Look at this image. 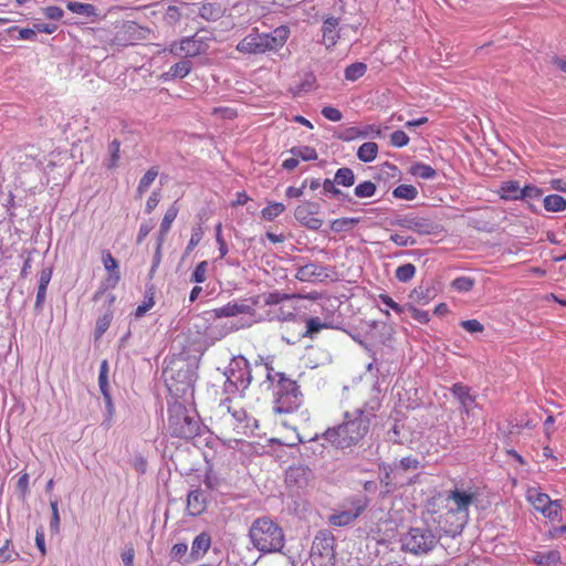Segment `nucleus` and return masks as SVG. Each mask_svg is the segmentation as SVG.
Returning a JSON list of instances; mask_svg holds the SVG:
<instances>
[{
	"mask_svg": "<svg viewBox=\"0 0 566 566\" xmlns=\"http://www.w3.org/2000/svg\"><path fill=\"white\" fill-rule=\"evenodd\" d=\"M11 541L7 539L4 545L0 548V563L14 562L19 557V553L9 549Z\"/></svg>",
	"mask_w": 566,
	"mask_h": 566,
	"instance_id": "nucleus-62",
	"label": "nucleus"
},
{
	"mask_svg": "<svg viewBox=\"0 0 566 566\" xmlns=\"http://www.w3.org/2000/svg\"><path fill=\"white\" fill-rule=\"evenodd\" d=\"M407 311L411 314V317L420 324H427L430 321V315L427 311L419 310L411 303L407 304Z\"/></svg>",
	"mask_w": 566,
	"mask_h": 566,
	"instance_id": "nucleus-59",
	"label": "nucleus"
},
{
	"mask_svg": "<svg viewBox=\"0 0 566 566\" xmlns=\"http://www.w3.org/2000/svg\"><path fill=\"white\" fill-rule=\"evenodd\" d=\"M226 7L217 1H206L199 9V17L206 21H217L223 17Z\"/></svg>",
	"mask_w": 566,
	"mask_h": 566,
	"instance_id": "nucleus-24",
	"label": "nucleus"
},
{
	"mask_svg": "<svg viewBox=\"0 0 566 566\" xmlns=\"http://www.w3.org/2000/svg\"><path fill=\"white\" fill-rule=\"evenodd\" d=\"M418 189L412 185H399L392 190V196L397 199L415 200L418 197Z\"/></svg>",
	"mask_w": 566,
	"mask_h": 566,
	"instance_id": "nucleus-42",
	"label": "nucleus"
},
{
	"mask_svg": "<svg viewBox=\"0 0 566 566\" xmlns=\"http://www.w3.org/2000/svg\"><path fill=\"white\" fill-rule=\"evenodd\" d=\"M119 153H120V142L118 139H113L108 144V157L104 161V166L107 169H115L118 167L119 163Z\"/></svg>",
	"mask_w": 566,
	"mask_h": 566,
	"instance_id": "nucleus-37",
	"label": "nucleus"
},
{
	"mask_svg": "<svg viewBox=\"0 0 566 566\" xmlns=\"http://www.w3.org/2000/svg\"><path fill=\"white\" fill-rule=\"evenodd\" d=\"M460 326L471 334L482 333L484 331L483 324L478 319L461 321Z\"/></svg>",
	"mask_w": 566,
	"mask_h": 566,
	"instance_id": "nucleus-64",
	"label": "nucleus"
},
{
	"mask_svg": "<svg viewBox=\"0 0 566 566\" xmlns=\"http://www.w3.org/2000/svg\"><path fill=\"white\" fill-rule=\"evenodd\" d=\"M333 179L338 187L349 188V187L354 186V184L356 181V176L352 168L342 167L336 170Z\"/></svg>",
	"mask_w": 566,
	"mask_h": 566,
	"instance_id": "nucleus-30",
	"label": "nucleus"
},
{
	"mask_svg": "<svg viewBox=\"0 0 566 566\" xmlns=\"http://www.w3.org/2000/svg\"><path fill=\"white\" fill-rule=\"evenodd\" d=\"M478 434L475 429H468L464 418L461 419L460 426H454L452 436L457 442H465L474 440Z\"/></svg>",
	"mask_w": 566,
	"mask_h": 566,
	"instance_id": "nucleus-39",
	"label": "nucleus"
},
{
	"mask_svg": "<svg viewBox=\"0 0 566 566\" xmlns=\"http://www.w3.org/2000/svg\"><path fill=\"white\" fill-rule=\"evenodd\" d=\"M249 537L262 554L280 552L284 546L283 530L269 517L256 518L249 530Z\"/></svg>",
	"mask_w": 566,
	"mask_h": 566,
	"instance_id": "nucleus-5",
	"label": "nucleus"
},
{
	"mask_svg": "<svg viewBox=\"0 0 566 566\" xmlns=\"http://www.w3.org/2000/svg\"><path fill=\"white\" fill-rule=\"evenodd\" d=\"M543 196V190L534 185H526L522 188V192H520V200H523L528 203L530 208L534 212H538L537 209L532 203L533 201H539Z\"/></svg>",
	"mask_w": 566,
	"mask_h": 566,
	"instance_id": "nucleus-28",
	"label": "nucleus"
},
{
	"mask_svg": "<svg viewBox=\"0 0 566 566\" xmlns=\"http://www.w3.org/2000/svg\"><path fill=\"white\" fill-rule=\"evenodd\" d=\"M66 8L73 13L85 15L87 18L98 17L97 9L91 3L66 1Z\"/></svg>",
	"mask_w": 566,
	"mask_h": 566,
	"instance_id": "nucleus-33",
	"label": "nucleus"
},
{
	"mask_svg": "<svg viewBox=\"0 0 566 566\" xmlns=\"http://www.w3.org/2000/svg\"><path fill=\"white\" fill-rule=\"evenodd\" d=\"M319 209V203L306 200L295 208L294 217L303 227L316 231L323 226V220L316 217Z\"/></svg>",
	"mask_w": 566,
	"mask_h": 566,
	"instance_id": "nucleus-12",
	"label": "nucleus"
},
{
	"mask_svg": "<svg viewBox=\"0 0 566 566\" xmlns=\"http://www.w3.org/2000/svg\"><path fill=\"white\" fill-rule=\"evenodd\" d=\"M13 31L19 32L18 39H20V40H27V41H35L36 40V33H35L34 27L33 28H19L17 25H13L7 30L8 33H11Z\"/></svg>",
	"mask_w": 566,
	"mask_h": 566,
	"instance_id": "nucleus-60",
	"label": "nucleus"
},
{
	"mask_svg": "<svg viewBox=\"0 0 566 566\" xmlns=\"http://www.w3.org/2000/svg\"><path fill=\"white\" fill-rule=\"evenodd\" d=\"M409 172L418 178L430 180L437 177L438 172L434 168H432L430 165H427L421 161L413 163L410 168Z\"/></svg>",
	"mask_w": 566,
	"mask_h": 566,
	"instance_id": "nucleus-31",
	"label": "nucleus"
},
{
	"mask_svg": "<svg viewBox=\"0 0 566 566\" xmlns=\"http://www.w3.org/2000/svg\"><path fill=\"white\" fill-rule=\"evenodd\" d=\"M293 297H295L294 294H287V293H282L280 291H274V292L264 294L263 302L265 305H277V304L282 303L283 301H287Z\"/></svg>",
	"mask_w": 566,
	"mask_h": 566,
	"instance_id": "nucleus-51",
	"label": "nucleus"
},
{
	"mask_svg": "<svg viewBox=\"0 0 566 566\" xmlns=\"http://www.w3.org/2000/svg\"><path fill=\"white\" fill-rule=\"evenodd\" d=\"M178 212H179V207H178V202L175 201L165 212L164 214V218L161 220V223H160V229H159V233H158V238L157 239H163L165 240V237L166 234L169 232L170 228H171V224L172 222L175 221V219L177 218L178 216Z\"/></svg>",
	"mask_w": 566,
	"mask_h": 566,
	"instance_id": "nucleus-26",
	"label": "nucleus"
},
{
	"mask_svg": "<svg viewBox=\"0 0 566 566\" xmlns=\"http://www.w3.org/2000/svg\"><path fill=\"white\" fill-rule=\"evenodd\" d=\"M221 406L226 407L228 411L231 412L237 422L241 423L247 420L248 415L243 408L233 411L231 410V398L229 396L221 401Z\"/></svg>",
	"mask_w": 566,
	"mask_h": 566,
	"instance_id": "nucleus-61",
	"label": "nucleus"
},
{
	"mask_svg": "<svg viewBox=\"0 0 566 566\" xmlns=\"http://www.w3.org/2000/svg\"><path fill=\"white\" fill-rule=\"evenodd\" d=\"M187 509L192 516L200 515L206 510V497L199 488L188 493Z\"/></svg>",
	"mask_w": 566,
	"mask_h": 566,
	"instance_id": "nucleus-25",
	"label": "nucleus"
},
{
	"mask_svg": "<svg viewBox=\"0 0 566 566\" xmlns=\"http://www.w3.org/2000/svg\"><path fill=\"white\" fill-rule=\"evenodd\" d=\"M358 223V218H339L331 222V230L335 233L345 232L352 230Z\"/></svg>",
	"mask_w": 566,
	"mask_h": 566,
	"instance_id": "nucleus-41",
	"label": "nucleus"
},
{
	"mask_svg": "<svg viewBox=\"0 0 566 566\" xmlns=\"http://www.w3.org/2000/svg\"><path fill=\"white\" fill-rule=\"evenodd\" d=\"M319 438H323L322 434H315L311 438L307 444L304 446L302 454L306 457H323L326 446L319 442Z\"/></svg>",
	"mask_w": 566,
	"mask_h": 566,
	"instance_id": "nucleus-34",
	"label": "nucleus"
},
{
	"mask_svg": "<svg viewBox=\"0 0 566 566\" xmlns=\"http://www.w3.org/2000/svg\"><path fill=\"white\" fill-rule=\"evenodd\" d=\"M180 50H184L185 57H195L206 52L207 44L196 35L185 36L181 39Z\"/></svg>",
	"mask_w": 566,
	"mask_h": 566,
	"instance_id": "nucleus-23",
	"label": "nucleus"
},
{
	"mask_svg": "<svg viewBox=\"0 0 566 566\" xmlns=\"http://www.w3.org/2000/svg\"><path fill=\"white\" fill-rule=\"evenodd\" d=\"M203 238V229L201 226L192 228L190 240L186 247L184 258L190 254V252L200 243Z\"/></svg>",
	"mask_w": 566,
	"mask_h": 566,
	"instance_id": "nucleus-52",
	"label": "nucleus"
},
{
	"mask_svg": "<svg viewBox=\"0 0 566 566\" xmlns=\"http://www.w3.org/2000/svg\"><path fill=\"white\" fill-rule=\"evenodd\" d=\"M390 226L411 230L421 235L434 234L438 232L439 224L431 218L416 214H396L389 221Z\"/></svg>",
	"mask_w": 566,
	"mask_h": 566,
	"instance_id": "nucleus-9",
	"label": "nucleus"
},
{
	"mask_svg": "<svg viewBox=\"0 0 566 566\" xmlns=\"http://www.w3.org/2000/svg\"><path fill=\"white\" fill-rule=\"evenodd\" d=\"M416 274V266L412 263H406L396 269L395 276L401 283H407Z\"/></svg>",
	"mask_w": 566,
	"mask_h": 566,
	"instance_id": "nucleus-47",
	"label": "nucleus"
},
{
	"mask_svg": "<svg viewBox=\"0 0 566 566\" xmlns=\"http://www.w3.org/2000/svg\"><path fill=\"white\" fill-rule=\"evenodd\" d=\"M367 72V64L363 62H355L346 66L344 71L345 80L355 82Z\"/></svg>",
	"mask_w": 566,
	"mask_h": 566,
	"instance_id": "nucleus-40",
	"label": "nucleus"
},
{
	"mask_svg": "<svg viewBox=\"0 0 566 566\" xmlns=\"http://www.w3.org/2000/svg\"><path fill=\"white\" fill-rule=\"evenodd\" d=\"M285 206L282 202H273L264 207L261 211V216L266 221H273L276 217L283 213Z\"/></svg>",
	"mask_w": 566,
	"mask_h": 566,
	"instance_id": "nucleus-46",
	"label": "nucleus"
},
{
	"mask_svg": "<svg viewBox=\"0 0 566 566\" xmlns=\"http://www.w3.org/2000/svg\"><path fill=\"white\" fill-rule=\"evenodd\" d=\"M325 266L315 262H311L300 266L296 271L295 277L301 282H312L325 275Z\"/></svg>",
	"mask_w": 566,
	"mask_h": 566,
	"instance_id": "nucleus-21",
	"label": "nucleus"
},
{
	"mask_svg": "<svg viewBox=\"0 0 566 566\" xmlns=\"http://www.w3.org/2000/svg\"><path fill=\"white\" fill-rule=\"evenodd\" d=\"M533 562L538 566H557L560 563L558 551L538 552L533 556Z\"/></svg>",
	"mask_w": 566,
	"mask_h": 566,
	"instance_id": "nucleus-29",
	"label": "nucleus"
},
{
	"mask_svg": "<svg viewBox=\"0 0 566 566\" xmlns=\"http://www.w3.org/2000/svg\"><path fill=\"white\" fill-rule=\"evenodd\" d=\"M197 365L184 359L172 360L164 370L165 384L172 398L179 401L193 397Z\"/></svg>",
	"mask_w": 566,
	"mask_h": 566,
	"instance_id": "nucleus-2",
	"label": "nucleus"
},
{
	"mask_svg": "<svg viewBox=\"0 0 566 566\" xmlns=\"http://www.w3.org/2000/svg\"><path fill=\"white\" fill-rule=\"evenodd\" d=\"M350 509L335 512L328 517L333 526H347L355 522L367 509L369 499L366 495H354L348 500Z\"/></svg>",
	"mask_w": 566,
	"mask_h": 566,
	"instance_id": "nucleus-10",
	"label": "nucleus"
},
{
	"mask_svg": "<svg viewBox=\"0 0 566 566\" xmlns=\"http://www.w3.org/2000/svg\"><path fill=\"white\" fill-rule=\"evenodd\" d=\"M290 153L304 161L316 160L318 157L316 149L311 146H294Z\"/></svg>",
	"mask_w": 566,
	"mask_h": 566,
	"instance_id": "nucleus-43",
	"label": "nucleus"
},
{
	"mask_svg": "<svg viewBox=\"0 0 566 566\" xmlns=\"http://www.w3.org/2000/svg\"><path fill=\"white\" fill-rule=\"evenodd\" d=\"M211 537L208 533L202 532L197 535L192 542L189 557L185 558L184 564H189L200 559L210 548Z\"/></svg>",
	"mask_w": 566,
	"mask_h": 566,
	"instance_id": "nucleus-18",
	"label": "nucleus"
},
{
	"mask_svg": "<svg viewBox=\"0 0 566 566\" xmlns=\"http://www.w3.org/2000/svg\"><path fill=\"white\" fill-rule=\"evenodd\" d=\"M256 304H258V300H251V304L247 303V301H244L242 303L229 302L221 307L213 308L211 311V313L214 318L232 317L238 314L252 315L254 313V306Z\"/></svg>",
	"mask_w": 566,
	"mask_h": 566,
	"instance_id": "nucleus-17",
	"label": "nucleus"
},
{
	"mask_svg": "<svg viewBox=\"0 0 566 566\" xmlns=\"http://www.w3.org/2000/svg\"><path fill=\"white\" fill-rule=\"evenodd\" d=\"M303 402L304 395L298 382L287 376H280V381L273 386V412L293 413Z\"/></svg>",
	"mask_w": 566,
	"mask_h": 566,
	"instance_id": "nucleus-7",
	"label": "nucleus"
},
{
	"mask_svg": "<svg viewBox=\"0 0 566 566\" xmlns=\"http://www.w3.org/2000/svg\"><path fill=\"white\" fill-rule=\"evenodd\" d=\"M475 280L470 276H458L451 282V287L458 292L465 293L473 289Z\"/></svg>",
	"mask_w": 566,
	"mask_h": 566,
	"instance_id": "nucleus-49",
	"label": "nucleus"
},
{
	"mask_svg": "<svg viewBox=\"0 0 566 566\" xmlns=\"http://www.w3.org/2000/svg\"><path fill=\"white\" fill-rule=\"evenodd\" d=\"M379 301L385 304L387 307L391 308L395 313L401 315L407 311V304L400 305L396 301L392 300L388 294L381 293L378 295Z\"/></svg>",
	"mask_w": 566,
	"mask_h": 566,
	"instance_id": "nucleus-57",
	"label": "nucleus"
},
{
	"mask_svg": "<svg viewBox=\"0 0 566 566\" xmlns=\"http://www.w3.org/2000/svg\"><path fill=\"white\" fill-rule=\"evenodd\" d=\"M377 186L370 180H365L354 188V195L357 198H370L375 196Z\"/></svg>",
	"mask_w": 566,
	"mask_h": 566,
	"instance_id": "nucleus-45",
	"label": "nucleus"
},
{
	"mask_svg": "<svg viewBox=\"0 0 566 566\" xmlns=\"http://www.w3.org/2000/svg\"><path fill=\"white\" fill-rule=\"evenodd\" d=\"M274 357L268 356L262 357L259 356V359L255 360V365H263L266 370V380L271 382L272 387L280 381V376H286L285 373L276 371L273 367Z\"/></svg>",
	"mask_w": 566,
	"mask_h": 566,
	"instance_id": "nucleus-27",
	"label": "nucleus"
},
{
	"mask_svg": "<svg viewBox=\"0 0 566 566\" xmlns=\"http://www.w3.org/2000/svg\"><path fill=\"white\" fill-rule=\"evenodd\" d=\"M322 195L329 199H336L340 202L355 203L353 198L347 193L342 191L334 179L326 178L322 182Z\"/></svg>",
	"mask_w": 566,
	"mask_h": 566,
	"instance_id": "nucleus-22",
	"label": "nucleus"
},
{
	"mask_svg": "<svg viewBox=\"0 0 566 566\" xmlns=\"http://www.w3.org/2000/svg\"><path fill=\"white\" fill-rule=\"evenodd\" d=\"M108 371L109 365L106 359L102 360L99 365V374H98V387L101 394L109 391V382H108Z\"/></svg>",
	"mask_w": 566,
	"mask_h": 566,
	"instance_id": "nucleus-50",
	"label": "nucleus"
},
{
	"mask_svg": "<svg viewBox=\"0 0 566 566\" xmlns=\"http://www.w3.org/2000/svg\"><path fill=\"white\" fill-rule=\"evenodd\" d=\"M305 331L302 333L303 338L314 339L322 329H340V322L335 321L333 315L326 316L322 321L318 316H311L304 318Z\"/></svg>",
	"mask_w": 566,
	"mask_h": 566,
	"instance_id": "nucleus-14",
	"label": "nucleus"
},
{
	"mask_svg": "<svg viewBox=\"0 0 566 566\" xmlns=\"http://www.w3.org/2000/svg\"><path fill=\"white\" fill-rule=\"evenodd\" d=\"M450 392L459 401L461 415L469 417L476 407L475 396L471 394V388L462 382H455L450 388Z\"/></svg>",
	"mask_w": 566,
	"mask_h": 566,
	"instance_id": "nucleus-16",
	"label": "nucleus"
},
{
	"mask_svg": "<svg viewBox=\"0 0 566 566\" xmlns=\"http://www.w3.org/2000/svg\"><path fill=\"white\" fill-rule=\"evenodd\" d=\"M528 500L533 503L535 510L542 512L548 504H551V499L547 494L538 492L537 490L528 491Z\"/></svg>",
	"mask_w": 566,
	"mask_h": 566,
	"instance_id": "nucleus-44",
	"label": "nucleus"
},
{
	"mask_svg": "<svg viewBox=\"0 0 566 566\" xmlns=\"http://www.w3.org/2000/svg\"><path fill=\"white\" fill-rule=\"evenodd\" d=\"M374 413H366L363 409L354 412L346 411L342 423L328 427L323 433V439L333 448L345 451L361 446L370 430Z\"/></svg>",
	"mask_w": 566,
	"mask_h": 566,
	"instance_id": "nucleus-1",
	"label": "nucleus"
},
{
	"mask_svg": "<svg viewBox=\"0 0 566 566\" xmlns=\"http://www.w3.org/2000/svg\"><path fill=\"white\" fill-rule=\"evenodd\" d=\"M438 538L428 527H410L401 538V551L413 555L430 553L437 545Z\"/></svg>",
	"mask_w": 566,
	"mask_h": 566,
	"instance_id": "nucleus-8",
	"label": "nucleus"
},
{
	"mask_svg": "<svg viewBox=\"0 0 566 566\" xmlns=\"http://www.w3.org/2000/svg\"><path fill=\"white\" fill-rule=\"evenodd\" d=\"M170 69V75H175L176 78H184L191 72L192 62L190 60L184 59L171 65Z\"/></svg>",
	"mask_w": 566,
	"mask_h": 566,
	"instance_id": "nucleus-48",
	"label": "nucleus"
},
{
	"mask_svg": "<svg viewBox=\"0 0 566 566\" xmlns=\"http://www.w3.org/2000/svg\"><path fill=\"white\" fill-rule=\"evenodd\" d=\"M202 422L196 410H189L185 403L175 400L168 405V431L171 437L191 440L200 436Z\"/></svg>",
	"mask_w": 566,
	"mask_h": 566,
	"instance_id": "nucleus-4",
	"label": "nucleus"
},
{
	"mask_svg": "<svg viewBox=\"0 0 566 566\" xmlns=\"http://www.w3.org/2000/svg\"><path fill=\"white\" fill-rule=\"evenodd\" d=\"M378 154V145L374 142H366L359 146L357 157L363 163H371Z\"/></svg>",
	"mask_w": 566,
	"mask_h": 566,
	"instance_id": "nucleus-36",
	"label": "nucleus"
},
{
	"mask_svg": "<svg viewBox=\"0 0 566 566\" xmlns=\"http://www.w3.org/2000/svg\"><path fill=\"white\" fill-rule=\"evenodd\" d=\"M409 143V137L403 130H395L390 135V144L394 147L401 148L407 146Z\"/></svg>",
	"mask_w": 566,
	"mask_h": 566,
	"instance_id": "nucleus-63",
	"label": "nucleus"
},
{
	"mask_svg": "<svg viewBox=\"0 0 566 566\" xmlns=\"http://www.w3.org/2000/svg\"><path fill=\"white\" fill-rule=\"evenodd\" d=\"M115 301H116V296L114 294L107 295L106 310L96 319L95 331H94L95 339L101 338L106 333V331L109 328L111 323L113 321V316H114L113 305H114Z\"/></svg>",
	"mask_w": 566,
	"mask_h": 566,
	"instance_id": "nucleus-19",
	"label": "nucleus"
},
{
	"mask_svg": "<svg viewBox=\"0 0 566 566\" xmlns=\"http://www.w3.org/2000/svg\"><path fill=\"white\" fill-rule=\"evenodd\" d=\"M520 192L522 188L517 180L504 181L500 188L501 198L504 200H520Z\"/></svg>",
	"mask_w": 566,
	"mask_h": 566,
	"instance_id": "nucleus-32",
	"label": "nucleus"
},
{
	"mask_svg": "<svg viewBox=\"0 0 566 566\" xmlns=\"http://www.w3.org/2000/svg\"><path fill=\"white\" fill-rule=\"evenodd\" d=\"M208 268L209 263L207 261L199 262L191 273L190 281L197 284L203 283L207 280Z\"/></svg>",
	"mask_w": 566,
	"mask_h": 566,
	"instance_id": "nucleus-54",
	"label": "nucleus"
},
{
	"mask_svg": "<svg viewBox=\"0 0 566 566\" xmlns=\"http://www.w3.org/2000/svg\"><path fill=\"white\" fill-rule=\"evenodd\" d=\"M158 176V168L156 166L150 167L145 175L140 178L137 189L136 197L142 198L143 195L149 189L151 184L155 181Z\"/></svg>",
	"mask_w": 566,
	"mask_h": 566,
	"instance_id": "nucleus-35",
	"label": "nucleus"
},
{
	"mask_svg": "<svg viewBox=\"0 0 566 566\" xmlns=\"http://www.w3.org/2000/svg\"><path fill=\"white\" fill-rule=\"evenodd\" d=\"M462 521V516L457 515L453 511L447 512L439 516L438 525L443 535L455 538L460 536L469 521Z\"/></svg>",
	"mask_w": 566,
	"mask_h": 566,
	"instance_id": "nucleus-15",
	"label": "nucleus"
},
{
	"mask_svg": "<svg viewBox=\"0 0 566 566\" xmlns=\"http://www.w3.org/2000/svg\"><path fill=\"white\" fill-rule=\"evenodd\" d=\"M360 127L352 126L335 134L336 138L343 142H352L359 138Z\"/></svg>",
	"mask_w": 566,
	"mask_h": 566,
	"instance_id": "nucleus-58",
	"label": "nucleus"
},
{
	"mask_svg": "<svg viewBox=\"0 0 566 566\" xmlns=\"http://www.w3.org/2000/svg\"><path fill=\"white\" fill-rule=\"evenodd\" d=\"M290 33V28L286 25H280L271 32H259L258 28H253L249 34L239 41L235 50L248 55L276 53L285 45Z\"/></svg>",
	"mask_w": 566,
	"mask_h": 566,
	"instance_id": "nucleus-3",
	"label": "nucleus"
},
{
	"mask_svg": "<svg viewBox=\"0 0 566 566\" xmlns=\"http://www.w3.org/2000/svg\"><path fill=\"white\" fill-rule=\"evenodd\" d=\"M335 537L328 531H319L313 541L312 546V556L314 560H316V556L325 557L328 560V565L333 566L335 562V551H334Z\"/></svg>",
	"mask_w": 566,
	"mask_h": 566,
	"instance_id": "nucleus-13",
	"label": "nucleus"
},
{
	"mask_svg": "<svg viewBox=\"0 0 566 566\" xmlns=\"http://www.w3.org/2000/svg\"><path fill=\"white\" fill-rule=\"evenodd\" d=\"M546 211L559 212L566 209V199L559 195H548L543 199Z\"/></svg>",
	"mask_w": 566,
	"mask_h": 566,
	"instance_id": "nucleus-38",
	"label": "nucleus"
},
{
	"mask_svg": "<svg viewBox=\"0 0 566 566\" xmlns=\"http://www.w3.org/2000/svg\"><path fill=\"white\" fill-rule=\"evenodd\" d=\"M409 297L415 302L427 304L431 298V290L419 285L412 290Z\"/></svg>",
	"mask_w": 566,
	"mask_h": 566,
	"instance_id": "nucleus-55",
	"label": "nucleus"
},
{
	"mask_svg": "<svg viewBox=\"0 0 566 566\" xmlns=\"http://www.w3.org/2000/svg\"><path fill=\"white\" fill-rule=\"evenodd\" d=\"M338 24L339 19L335 17H327L323 20L322 34L327 49L333 48L339 39Z\"/></svg>",
	"mask_w": 566,
	"mask_h": 566,
	"instance_id": "nucleus-20",
	"label": "nucleus"
},
{
	"mask_svg": "<svg viewBox=\"0 0 566 566\" xmlns=\"http://www.w3.org/2000/svg\"><path fill=\"white\" fill-rule=\"evenodd\" d=\"M223 376V394L244 398L253 379L249 360L242 355L232 357L224 368Z\"/></svg>",
	"mask_w": 566,
	"mask_h": 566,
	"instance_id": "nucleus-6",
	"label": "nucleus"
},
{
	"mask_svg": "<svg viewBox=\"0 0 566 566\" xmlns=\"http://www.w3.org/2000/svg\"><path fill=\"white\" fill-rule=\"evenodd\" d=\"M102 262H103V265H104L105 270L108 273H119L118 262L113 256V254L111 253L109 250L105 249V250L102 251Z\"/></svg>",
	"mask_w": 566,
	"mask_h": 566,
	"instance_id": "nucleus-56",
	"label": "nucleus"
},
{
	"mask_svg": "<svg viewBox=\"0 0 566 566\" xmlns=\"http://www.w3.org/2000/svg\"><path fill=\"white\" fill-rule=\"evenodd\" d=\"M51 507V521H50V530L52 533L57 534L60 532V513H59V501L57 499L50 500Z\"/></svg>",
	"mask_w": 566,
	"mask_h": 566,
	"instance_id": "nucleus-53",
	"label": "nucleus"
},
{
	"mask_svg": "<svg viewBox=\"0 0 566 566\" xmlns=\"http://www.w3.org/2000/svg\"><path fill=\"white\" fill-rule=\"evenodd\" d=\"M446 500L448 510L462 516L461 522L469 521V507L476 500L473 493L455 488L448 492Z\"/></svg>",
	"mask_w": 566,
	"mask_h": 566,
	"instance_id": "nucleus-11",
	"label": "nucleus"
}]
</instances>
